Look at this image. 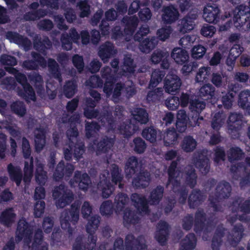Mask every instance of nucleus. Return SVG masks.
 I'll return each instance as SVG.
<instances>
[{
	"mask_svg": "<svg viewBox=\"0 0 250 250\" xmlns=\"http://www.w3.org/2000/svg\"><path fill=\"white\" fill-rule=\"evenodd\" d=\"M165 188L161 185L157 186L150 192L148 200L141 194L134 193L131 195V200L134 207L140 213H147L149 210L148 204L150 205H157L162 200Z\"/></svg>",
	"mask_w": 250,
	"mask_h": 250,
	"instance_id": "nucleus-1",
	"label": "nucleus"
},
{
	"mask_svg": "<svg viewBox=\"0 0 250 250\" xmlns=\"http://www.w3.org/2000/svg\"><path fill=\"white\" fill-rule=\"evenodd\" d=\"M80 204L75 202L70 207V209H66L62 214V218L61 220V228L63 230H67L69 235H72L74 229L71 227V223L75 225L79 219Z\"/></svg>",
	"mask_w": 250,
	"mask_h": 250,
	"instance_id": "nucleus-2",
	"label": "nucleus"
},
{
	"mask_svg": "<svg viewBox=\"0 0 250 250\" xmlns=\"http://www.w3.org/2000/svg\"><path fill=\"white\" fill-rule=\"evenodd\" d=\"M52 195L56 200V204L58 208H63L69 205L74 197L72 190L63 184L56 187L53 191Z\"/></svg>",
	"mask_w": 250,
	"mask_h": 250,
	"instance_id": "nucleus-3",
	"label": "nucleus"
},
{
	"mask_svg": "<svg viewBox=\"0 0 250 250\" xmlns=\"http://www.w3.org/2000/svg\"><path fill=\"white\" fill-rule=\"evenodd\" d=\"M206 214L203 208L198 209L195 213V220L194 224V230L196 233H200L204 231V235L209 232L208 227L213 226V219L210 217L207 221L206 225L205 222L207 220Z\"/></svg>",
	"mask_w": 250,
	"mask_h": 250,
	"instance_id": "nucleus-4",
	"label": "nucleus"
},
{
	"mask_svg": "<svg viewBox=\"0 0 250 250\" xmlns=\"http://www.w3.org/2000/svg\"><path fill=\"white\" fill-rule=\"evenodd\" d=\"M249 3V7L241 4L235 7L232 11L233 23L237 28L243 27L250 16V0Z\"/></svg>",
	"mask_w": 250,
	"mask_h": 250,
	"instance_id": "nucleus-5",
	"label": "nucleus"
},
{
	"mask_svg": "<svg viewBox=\"0 0 250 250\" xmlns=\"http://www.w3.org/2000/svg\"><path fill=\"white\" fill-rule=\"evenodd\" d=\"M170 226L164 220H161L156 225L155 239L162 246H165L170 233Z\"/></svg>",
	"mask_w": 250,
	"mask_h": 250,
	"instance_id": "nucleus-6",
	"label": "nucleus"
},
{
	"mask_svg": "<svg viewBox=\"0 0 250 250\" xmlns=\"http://www.w3.org/2000/svg\"><path fill=\"white\" fill-rule=\"evenodd\" d=\"M115 143L114 138L106 135L104 136L100 140L94 139L92 141L93 148H95L97 154H104L109 152Z\"/></svg>",
	"mask_w": 250,
	"mask_h": 250,
	"instance_id": "nucleus-7",
	"label": "nucleus"
},
{
	"mask_svg": "<svg viewBox=\"0 0 250 250\" xmlns=\"http://www.w3.org/2000/svg\"><path fill=\"white\" fill-rule=\"evenodd\" d=\"M16 81L23 87V92L21 90L19 94L23 95L25 98L30 99L32 101L36 100L35 92L32 86L28 83L27 77L25 74L20 72L16 76Z\"/></svg>",
	"mask_w": 250,
	"mask_h": 250,
	"instance_id": "nucleus-8",
	"label": "nucleus"
},
{
	"mask_svg": "<svg viewBox=\"0 0 250 250\" xmlns=\"http://www.w3.org/2000/svg\"><path fill=\"white\" fill-rule=\"evenodd\" d=\"M33 60H27L23 62V67L27 70H38L39 66L45 68L47 66V62L45 58L39 53L32 51L31 53Z\"/></svg>",
	"mask_w": 250,
	"mask_h": 250,
	"instance_id": "nucleus-9",
	"label": "nucleus"
},
{
	"mask_svg": "<svg viewBox=\"0 0 250 250\" xmlns=\"http://www.w3.org/2000/svg\"><path fill=\"white\" fill-rule=\"evenodd\" d=\"M94 234H89V242L86 241L82 235L77 236L72 246V250H93L97 241V237L94 236Z\"/></svg>",
	"mask_w": 250,
	"mask_h": 250,
	"instance_id": "nucleus-10",
	"label": "nucleus"
},
{
	"mask_svg": "<svg viewBox=\"0 0 250 250\" xmlns=\"http://www.w3.org/2000/svg\"><path fill=\"white\" fill-rule=\"evenodd\" d=\"M221 10L216 4H207L204 8L203 17L208 23H217L220 21Z\"/></svg>",
	"mask_w": 250,
	"mask_h": 250,
	"instance_id": "nucleus-11",
	"label": "nucleus"
},
{
	"mask_svg": "<svg viewBox=\"0 0 250 250\" xmlns=\"http://www.w3.org/2000/svg\"><path fill=\"white\" fill-rule=\"evenodd\" d=\"M182 85V81L177 75L168 73L164 80V87L167 92L173 94L179 91Z\"/></svg>",
	"mask_w": 250,
	"mask_h": 250,
	"instance_id": "nucleus-12",
	"label": "nucleus"
},
{
	"mask_svg": "<svg viewBox=\"0 0 250 250\" xmlns=\"http://www.w3.org/2000/svg\"><path fill=\"white\" fill-rule=\"evenodd\" d=\"M71 185L75 183L78 185L79 188L84 191H86L91 184V181L88 174L86 172L82 173L76 170L72 179L69 182Z\"/></svg>",
	"mask_w": 250,
	"mask_h": 250,
	"instance_id": "nucleus-13",
	"label": "nucleus"
},
{
	"mask_svg": "<svg viewBox=\"0 0 250 250\" xmlns=\"http://www.w3.org/2000/svg\"><path fill=\"white\" fill-rule=\"evenodd\" d=\"M74 170V166L70 163L65 164L63 161H61L57 165L53 173V177L55 181H59L65 176L70 177Z\"/></svg>",
	"mask_w": 250,
	"mask_h": 250,
	"instance_id": "nucleus-14",
	"label": "nucleus"
},
{
	"mask_svg": "<svg viewBox=\"0 0 250 250\" xmlns=\"http://www.w3.org/2000/svg\"><path fill=\"white\" fill-rule=\"evenodd\" d=\"M6 38L10 42L22 46L25 51H28L31 48L32 42L26 37L12 31H8L6 34Z\"/></svg>",
	"mask_w": 250,
	"mask_h": 250,
	"instance_id": "nucleus-15",
	"label": "nucleus"
},
{
	"mask_svg": "<svg viewBox=\"0 0 250 250\" xmlns=\"http://www.w3.org/2000/svg\"><path fill=\"white\" fill-rule=\"evenodd\" d=\"M243 118V115L241 113H230L227 121L228 130L230 133L239 134L238 131L242 127Z\"/></svg>",
	"mask_w": 250,
	"mask_h": 250,
	"instance_id": "nucleus-16",
	"label": "nucleus"
},
{
	"mask_svg": "<svg viewBox=\"0 0 250 250\" xmlns=\"http://www.w3.org/2000/svg\"><path fill=\"white\" fill-rule=\"evenodd\" d=\"M141 236L135 238L131 233L128 234L125 237V250H146L147 246L141 241Z\"/></svg>",
	"mask_w": 250,
	"mask_h": 250,
	"instance_id": "nucleus-17",
	"label": "nucleus"
},
{
	"mask_svg": "<svg viewBox=\"0 0 250 250\" xmlns=\"http://www.w3.org/2000/svg\"><path fill=\"white\" fill-rule=\"evenodd\" d=\"M32 234V229L27 221L24 218L20 219L18 223L16 231L17 240L19 242L24 237L29 238L31 237Z\"/></svg>",
	"mask_w": 250,
	"mask_h": 250,
	"instance_id": "nucleus-18",
	"label": "nucleus"
},
{
	"mask_svg": "<svg viewBox=\"0 0 250 250\" xmlns=\"http://www.w3.org/2000/svg\"><path fill=\"white\" fill-rule=\"evenodd\" d=\"M141 167V162H139L137 157L130 156L125 163V172L126 177L130 178L137 173Z\"/></svg>",
	"mask_w": 250,
	"mask_h": 250,
	"instance_id": "nucleus-19",
	"label": "nucleus"
},
{
	"mask_svg": "<svg viewBox=\"0 0 250 250\" xmlns=\"http://www.w3.org/2000/svg\"><path fill=\"white\" fill-rule=\"evenodd\" d=\"M150 175L147 170L140 171L132 180V185L136 188H145L149 184Z\"/></svg>",
	"mask_w": 250,
	"mask_h": 250,
	"instance_id": "nucleus-20",
	"label": "nucleus"
},
{
	"mask_svg": "<svg viewBox=\"0 0 250 250\" xmlns=\"http://www.w3.org/2000/svg\"><path fill=\"white\" fill-rule=\"evenodd\" d=\"M116 53V51L114 49L113 44L110 42L107 41L100 46L98 55L103 62L105 63Z\"/></svg>",
	"mask_w": 250,
	"mask_h": 250,
	"instance_id": "nucleus-21",
	"label": "nucleus"
},
{
	"mask_svg": "<svg viewBox=\"0 0 250 250\" xmlns=\"http://www.w3.org/2000/svg\"><path fill=\"white\" fill-rule=\"evenodd\" d=\"M162 20L166 24H171L176 21L179 14L177 9L173 5L165 6L163 9Z\"/></svg>",
	"mask_w": 250,
	"mask_h": 250,
	"instance_id": "nucleus-22",
	"label": "nucleus"
},
{
	"mask_svg": "<svg viewBox=\"0 0 250 250\" xmlns=\"http://www.w3.org/2000/svg\"><path fill=\"white\" fill-rule=\"evenodd\" d=\"M231 187L229 183L225 181L219 182L216 186L215 191V200L227 199L230 195Z\"/></svg>",
	"mask_w": 250,
	"mask_h": 250,
	"instance_id": "nucleus-23",
	"label": "nucleus"
},
{
	"mask_svg": "<svg viewBox=\"0 0 250 250\" xmlns=\"http://www.w3.org/2000/svg\"><path fill=\"white\" fill-rule=\"evenodd\" d=\"M35 149L40 153L43 149L46 143V131L43 127H37L34 131Z\"/></svg>",
	"mask_w": 250,
	"mask_h": 250,
	"instance_id": "nucleus-24",
	"label": "nucleus"
},
{
	"mask_svg": "<svg viewBox=\"0 0 250 250\" xmlns=\"http://www.w3.org/2000/svg\"><path fill=\"white\" fill-rule=\"evenodd\" d=\"M52 46V42L46 36L44 37L43 39L37 36L34 39V48L44 55H46V50L50 49Z\"/></svg>",
	"mask_w": 250,
	"mask_h": 250,
	"instance_id": "nucleus-25",
	"label": "nucleus"
},
{
	"mask_svg": "<svg viewBox=\"0 0 250 250\" xmlns=\"http://www.w3.org/2000/svg\"><path fill=\"white\" fill-rule=\"evenodd\" d=\"M196 14L188 13L186 16L180 21L179 24V31L183 34L188 33L192 30L194 27V20L196 19Z\"/></svg>",
	"mask_w": 250,
	"mask_h": 250,
	"instance_id": "nucleus-26",
	"label": "nucleus"
},
{
	"mask_svg": "<svg viewBox=\"0 0 250 250\" xmlns=\"http://www.w3.org/2000/svg\"><path fill=\"white\" fill-rule=\"evenodd\" d=\"M244 229L242 224L239 223L235 225L232 230V234L228 237L229 241L231 246H236L244 235Z\"/></svg>",
	"mask_w": 250,
	"mask_h": 250,
	"instance_id": "nucleus-27",
	"label": "nucleus"
},
{
	"mask_svg": "<svg viewBox=\"0 0 250 250\" xmlns=\"http://www.w3.org/2000/svg\"><path fill=\"white\" fill-rule=\"evenodd\" d=\"M163 141L166 146H173L178 143L179 134L174 127L167 128L163 135Z\"/></svg>",
	"mask_w": 250,
	"mask_h": 250,
	"instance_id": "nucleus-28",
	"label": "nucleus"
},
{
	"mask_svg": "<svg viewBox=\"0 0 250 250\" xmlns=\"http://www.w3.org/2000/svg\"><path fill=\"white\" fill-rule=\"evenodd\" d=\"M188 204L190 208H195L204 201V197L199 189H193L188 196Z\"/></svg>",
	"mask_w": 250,
	"mask_h": 250,
	"instance_id": "nucleus-29",
	"label": "nucleus"
},
{
	"mask_svg": "<svg viewBox=\"0 0 250 250\" xmlns=\"http://www.w3.org/2000/svg\"><path fill=\"white\" fill-rule=\"evenodd\" d=\"M171 184L173 192L179 195V203L182 205L185 204L188 197V189L185 186H181L180 182L178 180H174V182Z\"/></svg>",
	"mask_w": 250,
	"mask_h": 250,
	"instance_id": "nucleus-30",
	"label": "nucleus"
},
{
	"mask_svg": "<svg viewBox=\"0 0 250 250\" xmlns=\"http://www.w3.org/2000/svg\"><path fill=\"white\" fill-rule=\"evenodd\" d=\"M103 177L104 178L101 179L98 185V188L102 191V197L104 198H108L114 192L115 188L111 184L109 179L104 175Z\"/></svg>",
	"mask_w": 250,
	"mask_h": 250,
	"instance_id": "nucleus-31",
	"label": "nucleus"
},
{
	"mask_svg": "<svg viewBox=\"0 0 250 250\" xmlns=\"http://www.w3.org/2000/svg\"><path fill=\"white\" fill-rule=\"evenodd\" d=\"M139 42V48L143 53H148L152 50L158 44V40L155 37L146 38L142 39Z\"/></svg>",
	"mask_w": 250,
	"mask_h": 250,
	"instance_id": "nucleus-32",
	"label": "nucleus"
},
{
	"mask_svg": "<svg viewBox=\"0 0 250 250\" xmlns=\"http://www.w3.org/2000/svg\"><path fill=\"white\" fill-rule=\"evenodd\" d=\"M7 171L11 181L15 182L17 186H20L22 180V173L21 169L14 166L12 163L7 166Z\"/></svg>",
	"mask_w": 250,
	"mask_h": 250,
	"instance_id": "nucleus-33",
	"label": "nucleus"
},
{
	"mask_svg": "<svg viewBox=\"0 0 250 250\" xmlns=\"http://www.w3.org/2000/svg\"><path fill=\"white\" fill-rule=\"evenodd\" d=\"M171 58L175 62L179 64H183L189 60V55L188 52L181 48H174L171 54Z\"/></svg>",
	"mask_w": 250,
	"mask_h": 250,
	"instance_id": "nucleus-34",
	"label": "nucleus"
},
{
	"mask_svg": "<svg viewBox=\"0 0 250 250\" xmlns=\"http://www.w3.org/2000/svg\"><path fill=\"white\" fill-rule=\"evenodd\" d=\"M225 229L222 226H218L215 231L211 241L212 250H219L222 243V238L225 235Z\"/></svg>",
	"mask_w": 250,
	"mask_h": 250,
	"instance_id": "nucleus-35",
	"label": "nucleus"
},
{
	"mask_svg": "<svg viewBox=\"0 0 250 250\" xmlns=\"http://www.w3.org/2000/svg\"><path fill=\"white\" fill-rule=\"evenodd\" d=\"M179 159L177 158L176 160L172 161L167 169L168 180L166 184L167 187L170 184L174 182V180H177V178L179 176L180 170L177 168L178 163Z\"/></svg>",
	"mask_w": 250,
	"mask_h": 250,
	"instance_id": "nucleus-36",
	"label": "nucleus"
},
{
	"mask_svg": "<svg viewBox=\"0 0 250 250\" xmlns=\"http://www.w3.org/2000/svg\"><path fill=\"white\" fill-rule=\"evenodd\" d=\"M197 239L195 235L190 233L180 243V250H193L196 246Z\"/></svg>",
	"mask_w": 250,
	"mask_h": 250,
	"instance_id": "nucleus-37",
	"label": "nucleus"
},
{
	"mask_svg": "<svg viewBox=\"0 0 250 250\" xmlns=\"http://www.w3.org/2000/svg\"><path fill=\"white\" fill-rule=\"evenodd\" d=\"M111 181L114 185H119V188L121 189L124 188V184H122L123 180V175L122 174V170L116 164H113L110 169Z\"/></svg>",
	"mask_w": 250,
	"mask_h": 250,
	"instance_id": "nucleus-38",
	"label": "nucleus"
},
{
	"mask_svg": "<svg viewBox=\"0 0 250 250\" xmlns=\"http://www.w3.org/2000/svg\"><path fill=\"white\" fill-rule=\"evenodd\" d=\"M47 65L52 77L59 82H61L62 81V73L59 65L56 61L53 59L49 58Z\"/></svg>",
	"mask_w": 250,
	"mask_h": 250,
	"instance_id": "nucleus-39",
	"label": "nucleus"
},
{
	"mask_svg": "<svg viewBox=\"0 0 250 250\" xmlns=\"http://www.w3.org/2000/svg\"><path fill=\"white\" fill-rule=\"evenodd\" d=\"M16 214L12 208H8L3 211L0 216V222L5 226L9 227L14 222Z\"/></svg>",
	"mask_w": 250,
	"mask_h": 250,
	"instance_id": "nucleus-40",
	"label": "nucleus"
},
{
	"mask_svg": "<svg viewBox=\"0 0 250 250\" xmlns=\"http://www.w3.org/2000/svg\"><path fill=\"white\" fill-rule=\"evenodd\" d=\"M121 67L124 74L134 73L136 65L130 54L125 55L123 60V64Z\"/></svg>",
	"mask_w": 250,
	"mask_h": 250,
	"instance_id": "nucleus-41",
	"label": "nucleus"
},
{
	"mask_svg": "<svg viewBox=\"0 0 250 250\" xmlns=\"http://www.w3.org/2000/svg\"><path fill=\"white\" fill-rule=\"evenodd\" d=\"M123 22L125 24V31L126 34H133L138 24V19L137 17H125L123 19Z\"/></svg>",
	"mask_w": 250,
	"mask_h": 250,
	"instance_id": "nucleus-42",
	"label": "nucleus"
},
{
	"mask_svg": "<svg viewBox=\"0 0 250 250\" xmlns=\"http://www.w3.org/2000/svg\"><path fill=\"white\" fill-rule=\"evenodd\" d=\"M228 160L230 163L242 160L245 157V153L239 146L230 147L228 151Z\"/></svg>",
	"mask_w": 250,
	"mask_h": 250,
	"instance_id": "nucleus-43",
	"label": "nucleus"
},
{
	"mask_svg": "<svg viewBox=\"0 0 250 250\" xmlns=\"http://www.w3.org/2000/svg\"><path fill=\"white\" fill-rule=\"evenodd\" d=\"M123 220L125 225H134L138 223L139 218L135 210L126 208L124 210Z\"/></svg>",
	"mask_w": 250,
	"mask_h": 250,
	"instance_id": "nucleus-44",
	"label": "nucleus"
},
{
	"mask_svg": "<svg viewBox=\"0 0 250 250\" xmlns=\"http://www.w3.org/2000/svg\"><path fill=\"white\" fill-rule=\"evenodd\" d=\"M196 146V141L190 135L185 136L181 144V148L186 152H192Z\"/></svg>",
	"mask_w": 250,
	"mask_h": 250,
	"instance_id": "nucleus-45",
	"label": "nucleus"
},
{
	"mask_svg": "<svg viewBox=\"0 0 250 250\" xmlns=\"http://www.w3.org/2000/svg\"><path fill=\"white\" fill-rule=\"evenodd\" d=\"M166 73L163 70L155 69L151 74V79L148 86L149 89H154L162 82Z\"/></svg>",
	"mask_w": 250,
	"mask_h": 250,
	"instance_id": "nucleus-46",
	"label": "nucleus"
},
{
	"mask_svg": "<svg viewBox=\"0 0 250 250\" xmlns=\"http://www.w3.org/2000/svg\"><path fill=\"white\" fill-rule=\"evenodd\" d=\"M215 89V87L211 84H206L200 88L199 96L204 101L210 100L214 95Z\"/></svg>",
	"mask_w": 250,
	"mask_h": 250,
	"instance_id": "nucleus-47",
	"label": "nucleus"
},
{
	"mask_svg": "<svg viewBox=\"0 0 250 250\" xmlns=\"http://www.w3.org/2000/svg\"><path fill=\"white\" fill-rule=\"evenodd\" d=\"M222 94L223 95L221 97L222 104H218V107L220 108L223 106L227 109L231 108L236 92L233 90H230L225 94L223 93Z\"/></svg>",
	"mask_w": 250,
	"mask_h": 250,
	"instance_id": "nucleus-48",
	"label": "nucleus"
},
{
	"mask_svg": "<svg viewBox=\"0 0 250 250\" xmlns=\"http://www.w3.org/2000/svg\"><path fill=\"white\" fill-rule=\"evenodd\" d=\"M196 166L203 174L206 175L210 169L209 160L206 156H199L196 162Z\"/></svg>",
	"mask_w": 250,
	"mask_h": 250,
	"instance_id": "nucleus-49",
	"label": "nucleus"
},
{
	"mask_svg": "<svg viewBox=\"0 0 250 250\" xmlns=\"http://www.w3.org/2000/svg\"><path fill=\"white\" fill-rule=\"evenodd\" d=\"M226 115L223 111H219L215 113L211 122L212 128L216 131H218L224 124Z\"/></svg>",
	"mask_w": 250,
	"mask_h": 250,
	"instance_id": "nucleus-50",
	"label": "nucleus"
},
{
	"mask_svg": "<svg viewBox=\"0 0 250 250\" xmlns=\"http://www.w3.org/2000/svg\"><path fill=\"white\" fill-rule=\"evenodd\" d=\"M129 197L126 193L123 192L118 193L115 198L116 211H123L125 206L129 202Z\"/></svg>",
	"mask_w": 250,
	"mask_h": 250,
	"instance_id": "nucleus-51",
	"label": "nucleus"
},
{
	"mask_svg": "<svg viewBox=\"0 0 250 250\" xmlns=\"http://www.w3.org/2000/svg\"><path fill=\"white\" fill-rule=\"evenodd\" d=\"M101 126L98 123L95 121L86 122L85 124V133L87 138L90 139L99 131Z\"/></svg>",
	"mask_w": 250,
	"mask_h": 250,
	"instance_id": "nucleus-52",
	"label": "nucleus"
},
{
	"mask_svg": "<svg viewBox=\"0 0 250 250\" xmlns=\"http://www.w3.org/2000/svg\"><path fill=\"white\" fill-rule=\"evenodd\" d=\"M210 70V68L208 67H201L196 74V82L198 83L207 82L211 74Z\"/></svg>",
	"mask_w": 250,
	"mask_h": 250,
	"instance_id": "nucleus-53",
	"label": "nucleus"
},
{
	"mask_svg": "<svg viewBox=\"0 0 250 250\" xmlns=\"http://www.w3.org/2000/svg\"><path fill=\"white\" fill-rule=\"evenodd\" d=\"M133 116L135 120L141 124H146L148 121V113L144 108H136L134 111Z\"/></svg>",
	"mask_w": 250,
	"mask_h": 250,
	"instance_id": "nucleus-54",
	"label": "nucleus"
},
{
	"mask_svg": "<svg viewBox=\"0 0 250 250\" xmlns=\"http://www.w3.org/2000/svg\"><path fill=\"white\" fill-rule=\"evenodd\" d=\"M100 220L98 215H94L90 218L86 226V230L88 234L95 233L99 226Z\"/></svg>",
	"mask_w": 250,
	"mask_h": 250,
	"instance_id": "nucleus-55",
	"label": "nucleus"
},
{
	"mask_svg": "<svg viewBox=\"0 0 250 250\" xmlns=\"http://www.w3.org/2000/svg\"><path fill=\"white\" fill-rule=\"evenodd\" d=\"M206 103L198 99L191 100L189 108L191 112L199 117L200 113L205 108Z\"/></svg>",
	"mask_w": 250,
	"mask_h": 250,
	"instance_id": "nucleus-56",
	"label": "nucleus"
},
{
	"mask_svg": "<svg viewBox=\"0 0 250 250\" xmlns=\"http://www.w3.org/2000/svg\"><path fill=\"white\" fill-rule=\"evenodd\" d=\"M77 84L75 81L68 80L66 81L63 86V93L67 98H72L77 92Z\"/></svg>",
	"mask_w": 250,
	"mask_h": 250,
	"instance_id": "nucleus-57",
	"label": "nucleus"
},
{
	"mask_svg": "<svg viewBox=\"0 0 250 250\" xmlns=\"http://www.w3.org/2000/svg\"><path fill=\"white\" fill-rule=\"evenodd\" d=\"M238 104L244 109H249L250 108V91L245 90L240 92Z\"/></svg>",
	"mask_w": 250,
	"mask_h": 250,
	"instance_id": "nucleus-58",
	"label": "nucleus"
},
{
	"mask_svg": "<svg viewBox=\"0 0 250 250\" xmlns=\"http://www.w3.org/2000/svg\"><path fill=\"white\" fill-rule=\"evenodd\" d=\"M185 174L186 184L191 188H193L197 184V176L195 169L191 167L186 171Z\"/></svg>",
	"mask_w": 250,
	"mask_h": 250,
	"instance_id": "nucleus-59",
	"label": "nucleus"
},
{
	"mask_svg": "<svg viewBox=\"0 0 250 250\" xmlns=\"http://www.w3.org/2000/svg\"><path fill=\"white\" fill-rule=\"evenodd\" d=\"M35 178L39 184H44L47 179V172L44 170V166L39 163L37 165Z\"/></svg>",
	"mask_w": 250,
	"mask_h": 250,
	"instance_id": "nucleus-60",
	"label": "nucleus"
},
{
	"mask_svg": "<svg viewBox=\"0 0 250 250\" xmlns=\"http://www.w3.org/2000/svg\"><path fill=\"white\" fill-rule=\"evenodd\" d=\"M74 158L76 161H79L85 152V149L84 144L83 142L77 141L72 146Z\"/></svg>",
	"mask_w": 250,
	"mask_h": 250,
	"instance_id": "nucleus-61",
	"label": "nucleus"
},
{
	"mask_svg": "<svg viewBox=\"0 0 250 250\" xmlns=\"http://www.w3.org/2000/svg\"><path fill=\"white\" fill-rule=\"evenodd\" d=\"M157 135V130L153 126L145 128L142 132V136L151 143L156 142Z\"/></svg>",
	"mask_w": 250,
	"mask_h": 250,
	"instance_id": "nucleus-62",
	"label": "nucleus"
},
{
	"mask_svg": "<svg viewBox=\"0 0 250 250\" xmlns=\"http://www.w3.org/2000/svg\"><path fill=\"white\" fill-rule=\"evenodd\" d=\"M104 82L102 79L98 75L91 76L85 81V85L91 88H102Z\"/></svg>",
	"mask_w": 250,
	"mask_h": 250,
	"instance_id": "nucleus-63",
	"label": "nucleus"
},
{
	"mask_svg": "<svg viewBox=\"0 0 250 250\" xmlns=\"http://www.w3.org/2000/svg\"><path fill=\"white\" fill-rule=\"evenodd\" d=\"M100 211L102 215L108 216L113 212V205L111 200L104 201L100 208Z\"/></svg>",
	"mask_w": 250,
	"mask_h": 250,
	"instance_id": "nucleus-64",
	"label": "nucleus"
}]
</instances>
